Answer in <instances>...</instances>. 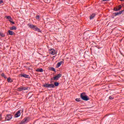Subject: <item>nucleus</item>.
<instances>
[{
  "label": "nucleus",
  "mask_w": 124,
  "mask_h": 124,
  "mask_svg": "<svg viewBox=\"0 0 124 124\" xmlns=\"http://www.w3.org/2000/svg\"><path fill=\"white\" fill-rule=\"evenodd\" d=\"M4 77V78H5V79H6V78H7V77H6V76H4V77Z\"/></svg>",
  "instance_id": "30"
},
{
  "label": "nucleus",
  "mask_w": 124,
  "mask_h": 124,
  "mask_svg": "<svg viewBox=\"0 0 124 124\" xmlns=\"http://www.w3.org/2000/svg\"><path fill=\"white\" fill-rule=\"evenodd\" d=\"M2 2H3V1L2 0H0V4L1 3H2Z\"/></svg>",
  "instance_id": "29"
},
{
  "label": "nucleus",
  "mask_w": 124,
  "mask_h": 124,
  "mask_svg": "<svg viewBox=\"0 0 124 124\" xmlns=\"http://www.w3.org/2000/svg\"><path fill=\"white\" fill-rule=\"evenodd\" d=\"M63 63V62H62V61H61L60 62H58L57 63V67H60V66L62 65V64Z\"/></svg>",
  "instance_id": "13"
},
{
  "label": "nucleus",
  "mask_w": 124,
  "mask_h": 124,
  "mask_svg": "<svg viewBox=\"0 0 124 124\" xmlns=\"http://www.w3.org/2000/svg\"><path fill=\"white\" fill-rule=\"evenodd\" d=\"M27 69H28V70H31V68L29 67H26Z\"/></svg>",
  "instance_id": "28"
},
{
  "label": "nucleus",
  "mask_w": 124,
  "mask_h": 124,
  "mask_svg": "<svg viewBox=\"0 0 124 124\" xmlns=\"http://www.w3.org/2000/svg\"><path fill=\"white\" fill-rule=\"evenodd\" d=\"M86 95H86V93H81L80 94V97H81V98H83V97L86 96Z\"/></svg>",
  "instance_id": "14"
},
{
  "label": "nucleus",
  "mask_w": 124,
  "mask_h": 124,
  "mask_svg": "<svg viewBox=\"0 0 124 124\" xmlns=\"http://www.w3.org/2000/svg\"><path fill=\"white\" fill-rule=\"evenodd\" d=\"M49 53L51 55H56L57 54V51L54 49H49Z\"/></svg>",
  "instance_id": "5"
},
{
  "label": "nucleus",
  "mask_w": 124,
  "mask_h": 124,
  "mask_svg": "<svg viewBox=\"0 0 124 124\" xmlns=\"http://www.w3.org/2000/svg\"><path fill=\"white\" fill-rule=\"evenodd\" d=\"M40 16H36V19H37V20H39Z\"/></svg>",
  "instance_id": "23"
},
{
  "label": "nucleus",
  "mask_w": 124,
  "mask_h": 124,
  "mask_svg": "<svg viewBox=\"0 0 124 124\" xmlns=\"http://www.w3.org/2000/svg\"><path fill=\"white\" fill-rule=\"evenodd\" d=\"M76 100L78 102H80V98L76 99Z\"/></svg>",
  "instance_id": "22"
},
{
  "label": "nucleus",
  "mask_w": 124,
  "mask_h": 124,
  "mask_svg": "<svg viewBox=\"0 0 124 124\" xmlns=\"http://www.w3.org/2000/svg\"><path fill=\"white\" fill-rule=\"evenodd\" d=\"M28 26L29 28H30V29H33V30H34V31H38L39 32H40L41 31H40V29H39L36 26H35L32 24H29L28 25Z\"/></svg>",
  "instance_id": "2"
},
{
  "label": "nucleus",
  "mask_w": 124,
  "mask_h": 124,
  "mask_svg": "<svg viewBox=\"0 0 124 124\" xmlns=\"http://www.w3.org/2000/svg\"><path fill=\"white\" fill-rule=\"evenodd\" d=\"M61 77H62V74H59L56 76H55V77H54L53 78H52V80H54L57 81V80H59V78H61Z\"/></svg>",
  "instance_id": "4"
},
{
  "label": "nucleus",
  "mask_w": 124,
  "mask_h": 124,
  "mask_svg": "<svg viewBox=\"0 0 124 124\" xmlns=\"http://www.w3.org/2000/svg\"><path fill=\"white\" fill-rule=\"evenodd\" d=\"M124 10H123L122 11H119L117 13H115V16H117L118 15H120V14H123V13H124Z\"/></svg>",
  "instance_id": "8"
},
{
  "label": "nucleus",
  "mask_w": 124,
  "mask_h": 124,
  "mask_svg": "<svg viewBox=\"0 0 124 124\" xmlns=\"http://www.w3.org/2000/svg\"><path fill=\"white\" fill-rule=\"evenodd\" d=\"M10 23H12V24H13V25L15 24V22H13V20H12V22H10Z\"/></svg>",
  "instance_id": "27"
},
{
  "label": "nucleus",
  "mask_w": 124,
  "mask_h": 124,
  "mask_svg": "<svg viewBox=\"0 0 124 124\" xmlns=\"http://www.w3.org/2000/svg\"><path fill=\"white\" fill-rule=\"evenodd\" d=\"M95 16V14H92L90 16V20H92V19H93V18H94Z\"/></svg>",
  "instance_id": "16"
},
{
  "label": "nucleus",
  "mask_w": 124,
  "mask_h": 124,
  "mask_svg": "<svg viewBox=\"0 0 124 124\" xmlns=\"http://www.w3.org/2000/svg\"><path fill=\"white\" fill-rule=\"evenodd\" d=\"M37 72H43V69L42 68H38L36 70Z\"/></svg>",
  "instance_id": "10"
},
{
  "label": "nucleus",
  "mask_w": 124,
  "mask_h": 124,
  "mask_svg": "<svg viewBox=\"0 0 124 124\" xmlns=\"http://www.w3.org/2000/svg\"><path fill=\"white\" fill-rule=\"evenodd\" d=\"M30 121V118L29 117L25 118L20 123V124H26Z\"/></svg>",
  "instance_id": "3"
},
{
  "label": "nucleus",
  "mask_w": 124,
  "mask_h": 124,
  "mask_svg": "<svg viewBox=\"0 0 124 124\" xmlns=\"http://www.w3.org/2000/svg\"><path fill=\"white\" fill-rule=\"evenodd\" d=\"M16 29H17V28L15 26H13L10 28V30H11V31H14V30H16Z\"/></svg>",
  "instance_id": "17"
},
{
  "label": "nucleus",
  "mask_w": 124,
  "mask_h": 124,
  "mask_svg": "<svg viewBox=\"0 0 124 124\" xmlns=\"http://www.w3.org/2000/svg\"><path fill=\"white\" fill-rule=\"evenodd\" d=\"M22 91H26L27 90H28V88L27 87H22Z\"/></svg>",
  "instance_id": "20"
},
{
  "label": "nucleus",
  "mask_w": 124,
  "mask_h": 124,
  "mask_svg": "<svg viewBox=\"0 0 124 124\" xmlns=\"http://www.w3.org/2000/svg\"><path fill=\"white\" fill-rule=\"evenodd\" d=\"M8 32H9L10 35H13V34L14 33V32H13L10 30H9Z\"/></svg>",
  "instance_id": "18"
},
{
  "label": "nucleus",
  "mask_w": 124,
  "mask_h": 124,
  "mask_svg": "<svg viewBox=\"0 0 124 124\" xmlns=\"http://www.w3.org/2000/svg\"><path fill=\"white\" fill-rule=\"evenodd\" d=\"M6 18H7V19H8V20L9 21V22H12V18H11V16H6Z\"/></svg>",
  "instance_id": "11"
},
{
  "label": "nucleus",
  "mask_w": 124,
  "mask_h": 124,
  "mask_svg": "<svg viewBox=\"0 0 124 124\" xmlns=\"http://www.w3.org/2000/svg\"><path fill=\"white\" fill-rule=\"evenodd\" d=\"M1 119V117H0V120Z\"/></svg>",
  "instance_id": "33"
},
{
  "label": "nucleus",
  "mask_w": 124,
  "mask_h": 124,
  "mask_svg": "<svg viewBox=\"0 0 124 124\" xmlns=\"http://www.w3.org/2000/svg\"><path fill=\"white\" fill-rule=\"evenodd\" d=\"M53 58H55V56H53Z\"/></svg>",
  "instance_id": "34"
},
{
  "label": "nucleus",
  "mask_w": 124,
  "mask_h": 124,
  "mask_svg": "<svg viewBox=\"0 0 124 124\" xmlns=\"http://www.w3.org/2000/svg\"><path fill=\"white\" fill-rule=\"evenodd\" d=\"M22 77H24L25 78H28L29 75H27L26 74H23L21 75Z\"/></svg>",
  "instance_id": "19"
},
{
  "label": "nucleus",
  "mask_w": 124,
  "mask_h": 124,
  "mask_svg": "<svg viewBox=\"0 0 124 124\" xmlns=\"http://www.w3.org/2000/svg\"><path fill=\"white\" fill-rule=\"evenodd\" d=\"M17 91H19V92H21V91H23L22 87H19L17 89Z\"/></svg>",
  "instance_id": "21"
},
{
  "label": "nucleus",
  "mask_w": 124,
  "mask_h": 124,
  "mask_svg": "<svg viewBox=\"0 0 124 124\" xmlns=\"http://www.w3.org/2000/svg\"><path fill=\"white\" fill-rule=\"evenodd\" d=\"M7 81H8V83H12V82L13 81V80H12V79H11V78H8Z\"/></svg>",
  "instance_id": "15"
},
{
  "label": "nucleus",
  "mask_w": 124,
  "mask_h": 124,
  "mask_svg": "<svg viewBox=\"0 0 124 124\" xmlns=\"http://www.w3.org/2000/svg\"><path fill=\"white\" fill-rule=\"evenodd\" d=\"M1 76H2V77H4V76H5V75H4V74L2 73L1 74Z\"/></svg>",
  "instance_id": "25"
},
{
  "label": "nucleus",
  "mask_w": 124,
  "mask_h": 124,
  "mask_svg": "<svg viewBox=\"0 0 124 124\" xmlns=\"http://www.w3.org/2000/svg\"><path fill=\"white\" fill-rule=\"evenodd\" d=\"M121 1H124V0H120Z\"/></svg>",
  "instance_id": "32"
},
{
  "label": "nucleus",
  "mask_w": 124,
  "mask_h": 124,
  "mask_svg": "<svg viewBox=\"0 0 124 124\" xmlns=\"http://www.w3.org/2000/svg\"><path fill=\"white\" fill-rule=\"evenodd\" d=\"M1 36H2V37H4V34H0Z\"/></svg>",
  "instance_id": "26"
},
{
  "label": "nucleus",
  "mask_w": 124,
  "mask_h": 124,
  "mask_svg": "<svg viewBox=\"0 0 124 124\" xmlns=\"http://www.w3.org/2000/svg\"><path fill=\"white\" fill-rule=\"evenodd\" d=\"M107 0H103V1H107Z\"/></svg>",
  "instance_id": "31"
},
{
  "label": "nucleus",
  "mask_w": 124,
  "mask_h": 124,
  "mask_svg": "<svg viewBox=\"0 0 124 124\" xmlns=\"http://www.w3.org/2000/svg\"><path fill=\"white\" fill-rule=\"evenodd\" d=\"M109 99H114V97H112V96H110L109 97Z\"/></svg>",
  "instance_id": "24"
},
{
  "label": "nucleus",
  "mask_w": 124,
  "mask_h": 124,
  "mask_svg": "<svg viewBox=\"0 0 124 124\" xmlns=\"http://www.w3.org/2000/svg\"><path fill=\"white\" fill-rule=\"evenodd\" d=\"M81 99L83 100H85V101H88V100H89L90 99V98H89L88 97V96H87V95H86L85 96L82 97V98H81Z\"/></svg>",
  "instance_id": "9"
},
{
  "label": "nucleus",
  "mask_w": 124,
  "mask_h": 124,
  "mask_svg": "<svg viewBox=\"0 0 124 124\" xmlns=\"http://www.w3.org/2000/svg\"><path fill=\"white\" fill-rule=\"evenodd\" d=\"M122 9V5H120L118 7L113 9L114 11H120Z\"/></svg>",
  "instance_id": "6"
},
{
  "label": "nucleus",
  "mask_w": 124,
  "mask_h": 124,
  "mask_svg": "<svg viewBox=\"0 0 124 124\" xmlns=\"http://www.w3.org/2000/svg\"><path fill=\"white\" fill-rule=\"evenodd\" d=\"M55 87H58L59 86V83L57 82H55L54 83V85L52 84H47V83H46L44 85V87L45 88H55Z\"/></svg>",
  "instance_id": "1"
},
{
  "label": "nucleus",
  "mask_w": 124,
  "mask_h": 124,
  "mask_svg": "<svg viewBox=\"0 0 124 124\" xmlns=\"http://www.w3.org/2000/svg\"><path fill=\"white\" fill-rule=\"evenodd\" d=\"M20 116H21V111L18 110L15 115V118H18V117H20Z\"/></svg>",
  "instance_id": "7"
},
{
  "label": "nucleus",
  "mask_w": 124,
  "mask_h": 124,
  "mask_svg": "<svg viewBox=\"0 0 124 124\" xmlns=\"http://www.w3.org/2000/svg\"><path fill=\"white\" fill-rule=\"evenodd\" d=\"M11 119H12V116H11V115H7V121H10V120H11Z\"/></svg>",
  "instance_id": "12"
}]
</instances>
